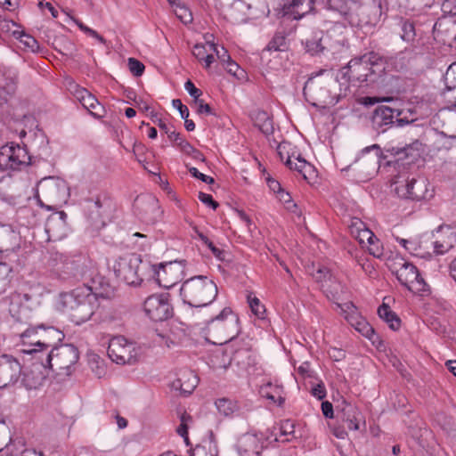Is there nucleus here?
<instances>
[{"mask_svg":"<svg viewBox=\"0 0 456 456\" xmlns=\"http://www.w3.org/2000/svg\"><path fill=\"white\" fill-rule=\"evenodd\" d=\"M169 140L175 142L184 154L187 152L186 146H192L188 141L183 139L179 133H176L175 131H172L169 134Z\"/></svg>","mask_w":456,"mask_h":456,"instance_id":"54","label":"nucleus"},{"mask_svg":"<svg viewBox=\"0 0 456 456\" xmlns=\"http://www.w3.org/2000/svg\"><path fill=\"white\" fill-rule=\"evenodd\" d=\"M181 423L178 426L176 432L184 438L186 444H189V437H188V421L191 420V417L187 413H183L180 417Z\"/></svg>","mask_w":456,"mask_h":456,"instance_id":"50","label":"nucleus"},{"mask_svg":"<svg viewBox=\"0 0 456 456\" xmlns=\"http://www.w3.org/2000/svg\"><path fill=\"white\" fill-rule=\"evenodd\" d=\"M395 193L403 199L419 201L426 199L428 193V183L423 177H408L404 181H395Z\"/></svg>","mask_w":456,"mask_h":456,"instance_id":"12","label":"nucleus"},{"mask_svg":"<svg viewBox=\"0 0 456 456\" xmlns=\"http://www.w3.org/2000/svg\"><path fill=\"white\" fill-rule=\"evenodd\" d=\"M4 256H0V281H4L12 270L11 264L13 261H4Z\"/></svg>","mask_w":456,"mask_h":456,"instance_id":"57","label":"nucleus"},{"mask_svg":"<svg viewBox=\"0 0 456 456\" xmlns=\"http://www.w3.org/2000/svg\"><path fill=\"white\" fill-rule=\"evenodd\" d=\"M107 204L100 196L84 200V216L92 230L98 231L106 225Z\"/></svg>","mask_w":456,"mask_h":456,"instance_id":"11","label":"nucleus"},{"mask_svg":"<svg viewBox=\"0 0 456 456\" xmlns=\"http://www.w3.org/2000/svg\"><path fill=\"white\" fill-rule=\"evenodd\" d=\"M341 408V419L346 424L350 430H358L360 422L363 421L361 411L358 408L351 403L344 402Z\"/></svg>","mask_w":456,"mask_h":456,"instance_id":"29","label":"nucleus"},{"mask_svg":"<svg viewBox=\"0 0 456 456\" xmlns=\"http://www.w3.org/2000/svg\"><path fill=\"white\" fill-rule=\"evenodd\" d=\"M216 284L205 275H198L186 280L180 295L184 303L192 307H203L211 304L217 297Z\"/></svg>","mask_w":456,"mask_h":456,"instance_id":"2","label":"nucleus"},{"mask_svg":"<svg viewBox=\"0 0 456 456\" xmlns=\"http://www.w3.org/2000/svg\"><path fill=\"white\" fill-rule=\"evenodd\" d=\"M199 200L202 203L209 206L214 210L216 209L217 207L219 206V204L216 200H214L213 197L210 194H207V193H204V192H200L199 193Z\"/></svg>","mask_w":456,"mask_h":456,"instance_id":"64","label":"nucleus"},{"mask_svg":"<svg viewBox=\"0 0 456 456\" xmlns=\"http://www.w3.org/2000/svg\"><path fill=\"white\" fill-rule=\"evenodd\" d=\"M397 25L399 27L398 34L400 36V38L403 42H405L411 45H413L416 41V37H417L414 21H412L409 19H404L403 17H399Z\"/></svg>","mask_w":456,"mask_h":456,"instance_id":"32","label":"nucleus"},{"mask_svg":"<svg viewBox=\"0 0 456 456\" xmlns=\"http://www.w3.org/2000/svg\"><path fill=\"white\" fill-rule=\"evenodd\" d=\"M314 0H287L283 10L285 14H290L294 20H299L314 12Z\"/></svg>","mask_w":456,"mask_h":456,"instance_id":"27","label":"nucleus"},{"mask_svg":"<svg viewBox=\"0 0 456 456\" xmlns=\"http://www.w3.org/2000/svg\"><path fill=\"white\" fill-rule=\"evenodd\" d=\"M22 367L11 354L0 355V389L15 384L20 378Z\"/></svg>","mask_w":456,"mask_h":456,"instance_id":"16","label":"nucleus"},{"mask_svg":"<svg viewBox=\"0 0 456 456\" xmlns=\"http://www.w3.org/2000/svg\"><path fill=\"white\" fill-rule=\"evenodd\" d=\"M69 197V188L65 180L59 177L43 178L37 189L36 198L40 207L48 210L56 209L66 203Z\"/></svg>","mask_w":456,"mask_h":456,"instance_id":"3","label":"nucleus"},{"mask_svg":"<svg viewBox=\"0 0 456 456\" xmlns=\"http://www.w3.org/2000/svg\"><path fill=\"white\" fill-rule=\"evenodd\" d=\"M64 333L53 327L44 324L38 325V340L40 342V349L49 352L50 348L57 346V344L64 339Z\"/></svg>","mask_w":456,"mask_h":456,"instance_id":"25","label":"nucleus"},{"mask_svg":"<svg viewBox=\"0 0 456 456\" xmlns=\"http://www.w3.org/2000/svg\"><path fill=\"white\" fill-rule=\"evenodd\" d=\"M417 120L416 117V111L408 109L406 110H398L396 109L395 112V126L398 127H402L405 125H409L413 123Z\"/></svg>","mask_w":456,"mask_h":456,"instance_id":"41","label":"nucleus"},{"mask_svg":"<svg viewBox=\"0 0 456 456\" xmlns=\"http://www.w3.org/2000/svg\"><path fill=\"white\" fill-rule=\"evenodd\" d=\"M308 272L317 282L330 281L332 278L330 269L323 265L315 266L313 264L311 267H308Z\"/></svg>","mask_w":456,"mask_h":456,"instance_id":"42","label":"nucleus"},{"mask_svg":"<svg viewBox=\"0 0 456 456\" xmlns=\"http://www.w3.org/2000/svg\"><path fill=\"white\" fill-rule=\"evenodd\" d=\"M79 354L76 346L69 344L57 346L42 355L40 361L47 369L58 374H69V369L77 362Z\"/></svg>","mask_w":456,"mask_h":456,"instance_id":"5","label":"nucleus"},{"mask_svg":"<svg viewBox=\"0 0 456 456\" xmlns=\"http://www.w3.org/2000/svg\"><path fill=\"white\" fill-rule=\"evenodd\" d=\"M378 314L380 317V319H382L388 324L391 330H399L401 326V320L397 316V314L390 309L389 305H387V304H382L378 308Z\"/></svg>","mask_w":456,"mask_h":456,"instance_id":"34","label":"nucleus"},{"mask_svg":"<svg viewBox=\"0 0 456 456\" xmlns=\"http://www.w3.org/2000/svg\"><path fill=\"white\" fill-rule=\"evenodd\" d=\"M188 170L193 177L200 179L206 183L211 184L215 182L214 178L200 173L196 167H189Z\"/></svg>","mask_w":456,"mask_h":456,"instance_id":"62","label":"nucleus"},{"mask_svg":"<svg viewBox=\"0 0 456 456\" xmlns=\"http://www.w3.org/2000/svg\"><path fill=\"white\" fill-rule=\"evenodd\" d=\"M359 332H361L363 336L368 338L374 344L376 339H378V336L375 334L374 329L366 322H359L358 327L356 328Z\"/></svg>","mask_w":456,"mask_h":456,"instance_id":"51","label":"nucleus"},{"mask_svg":"<svg viewBox=\"0 0 456 456\" xmlns=\"http://www.w3.org/2000/svg\"><path fill=\"white\" fill-rule=\"evenodd\" d=\"M146 315L154 322H163L173 314L169 294L161 293L149 296L143 304Z\"/></svg>","mask_w":456,"mask_h":456,"instance_id":"9","label":"nucleus"},{"mask_svg":"<svg viewBox=\"0 0 456 456\" xmlns=\"http://www.w3.org/2000/svg\"><path fill=\"white\" fill-rule=\"evenodd\" d=\"M59 305L77 325L82 324L92 317L98 307L97 294L86 285L77 287L71 291L60 294Z\"/></svg>","mask_w":456,"mask_h":456,"instance_id":"1","label":"nucleus"},{"mask_svg":"<svg viewBox=\"0 0 456 456\" xmlns=\"http://www.w3.org/2000/svg\"><path fill=\"white\" fill-rule=\"evenodd\" d=\"M285 164L287 167H289L291 170H296L298 173L302 174L305 179H306V170H312L313 167L306 162L305 159L301 158L300 155H297V157L295 158V160L291 159V156H288Z\"/></svg>","mask_w":456,"mask_h":456,"instance_id":"36","label":"nucleus"},{"mask_svg":"<svg viewBox=\"0 0 456 456\" xmlns=\"http://www.w3.org/2000/svg\"><path fill=\"white\" fill-rule=\"evenodd\" d=\"M328 6L330 10L339 12L343 16L349 14L353 0H328Z\"/></svg>","mask_w":456,"mask_h":456,"instance_id":"44","label":"nucleus"},{"mask_svg":"<svg viewBox=\"0 0 456 456\" xmlns=\"http://www.w3.org/2000/svg\"><path fill=\"white\" fill-rule=\"evenodd\" d=\"M20 351L23 354H29L35 361H40L42 355L45 353L40 349L38 340V325L29 326L20 334Z\"/></svg>","mask_w":456,"mask_h":456,"instance_id":"19","label":"nucleus"},{"mask_svg":"<svg viewBox=\"0 0 456 456\" xmlns=\"http://www.w3.org/2000/svg\"><path fill=\"white\" fill-rule=\"evenodd\" d=\"M260 394L263 397L281 406L285 401L283 389L281 386H273L272 383L261 387Z\"/></svg>","mask_w":456,"mask_h":456,"instance_id":"33","label":"nucleus"},{"mask_svg":"<svg viewBox=\"0 0 456 456\" xmlns=\"http://www.w3.org/2000/svg\"><path fill=\"white\" fill-rule=\"evenodd\" d=\"M337 86L338 81L332 77L329 79L310 77L305 84L303 94L305 100L314 106L326 108L338 102V95L333 93Z\"/></svg>","mask_w":456,"mask_h":456,"instance_id":"4","label":"nucleus"},{"mask_svg":"<svg viewBox=\"0 0 456 456\" xmlns=\"http://www.w3.org/2000/svg\"><path fill=\"white\" fill-rule=\"evenodd\" d=\"M74 95L81 104H84L86 102V99L91 95V93L86 88H82L75 85Z\"/></svg>","mask_w":456,"mask_h":456,"instance_id":"63","label":"nucleus"},{"mask_svg":"<svg viewBox=\"0 0 456 456\" xmlns=\"http://www.w3.org/2000/svg\"><path fill=\"white\" fill-rule=\"evenodd\" d=\"M248 301L251 311L258 316L259 318H264V314L265 313V308L263 305H261L260 300L257 297H248Z\"/></svg>","mask_w":456,"mask_h":456,"instance_id":"52","label":"nucleus"},{"mask_svg":"<svg viewBox=\"0 0 456 456\" xmlns=\"http://www.w3.org/2000/svg\"><path fill=\"white\" fill-rule=\"evenodd\" d=\"M47 367L42 364V361H36L29 369L22 373L21 382L27 389H37L43 385L46 378Z\"/></svg>","mask_w":456,"mask_h":456,"instance_id":"23","label":"nucleus"},{"mask_svg":"<svg viewBox=\"0 0 456 456\" xmlns=\"http://www.w3.org/2000/svg\"><path fill=\"white\" fill-rule=\"evenodd\" d=\"M158 339H156V342L159 343L160 346L164 345L167 348H170L171 346L176 345V341L171 338L170 335L159 332L157 330L156 333Z\"/></svg>","mask_w":456,"mask_h":456,"instance_id":"58","label":"nucleus"},{"mask_svg":"<svg viewBox=\"0 0 456 456\" xmlns=\"http://www.w3.org/2000/svg\"><path fill=\"white\" fill-rule=\"evenodd\" d=\"M216 406L219 413L225 417L232 416L239 409L237 402L228 398H219L216 401Z\"/></svg>","mask_w":456,"mask_h":456,"instance_id":"37","label":"nucleus"},{"mask_svg":"<svg viewBox=\"0 0 456 456\" xmlns=\"http://www.w3.org/2000/svg\"><path fill=\"white\" fill-rule=\"evenodd\" d=\"M207 45L209 48V51L214 52L216 55V58L223 63H226L231 61V56L228 51L224 47L218 48V46L215 43L207 42Z\"/></svg>","mask_w":456,"mask_h":456,"instance_id":"49","label":"nucleus"},{"mask_svg":"<svg viewBox=\"0 0 456 456\" xmlns=\"http://www.w3.org/2000/svg\"><path fill=\"white\" fill-rule=\"evenodd\" d=\"M417 120L416 117V111L408 109L406 110H398L396 109L395 112V126L398 127H402L405 125H409L413 123Z\"/></svg>","mask_w":456,"mask_h":456,"instance_id":"40","label":"nucleus"},{"mask_svg":"<svg viewBox=\"0 0 456 456\" xmlns=\"http://www.w3.org/2000/svg\"><path fill=\"white\" fill-rule=\"evenodd\" d=\"M20 248V236L9 225H3L0 228V253L4 257L15 261L17 258L16 249Z\"/></svg>","mask_w":456,"mask_h":456,"instance_id":"20","label":"nucleus"},{"mask_svg":"<svg viewBox=\"0 0 456 456\" xmlns=\"http://www.w3.org/2000/svg\"><path fill=\"white\" fill-rule=\"evenodd\" d=\"M265 439L263 436L246 433L242 435L236 444L239 456H260L264 447Z\"/></svg>","mask_w":456,"mask_h":456,"instance_id":"21","label":"nucleus"},{"mask_svg":"<svg viewBox=\"0 0 456 456\" xmlns=\"http://www.w3.org/2000/svg\"><path fill=\"white\" fill-rule=\"evenodd\" d=\"M208 45L197 44L194 45L192 50V54L199 60L203 61L207 54H208L209 48L208 49Z\"/></svg>","mask_w":456,"mask_h":456,"instance_id":"59","label":"nucleus"},{"mask_svg":"<svg viewBox=\"0 0 456 456\" xmlns=\"http://www.w3.org/2000/svg\"><path fill=\"white\" fill-rule=\"evenodd\" d=\"M354 236L359 240L360 243L362 244L365 243V241H367L369 244H372L373 240H377L375 234L368 228L363 229Z\"/></svg>","mask_w":456,"mask_h":456,"instance_id":"56","label":"nucleus"},{"mask_svg":"<svg viewBox=\"0 0 456 456\" xmlns=\"http://www.w3.org/2000/svg\"><path fill=\"white\" fill-rule=\"evenodd\" d=\"M89 271L88 259L86 256H77L64 261L60 275L63 280L80 281L86 279Z\"/></svg>","mask_w":456,"mask_h":456,"instance_id":"17","label":"nucleus"},{"mask_svg":"<svg viewBox=\"0 0 456 456\" xmlns=\"http://www.w3.org/2000/svg\"><path fill=\"white\" fill-rule=\"evenodd\" d=\"M232 311L230 307H224L219 314L207 322L206 331L208 340L213 344L222 345L227 343L236 336V318L231 317Z\"/></svg>","mask_w":456,"mask_h":456,"instance_id":"6","label":"nucleus"},{"mask_svg":"<svg viewBox=\"0 0 456 456\" xmlns=\"http://www.w3.org/2000/svg\"><path fill=\"white\" fill-rule=\"evenodd\" d=\"M396 109L386 105L378 106L371 116V126L378 133H384L395 125Z\"/></svg>","mask_w":456,"mask_h":456,"instance_id":"22","label":"nucleus"},{"mask_svg":"<svg viewBox=\"0 0 456 456\" xmlns=\"http://www.w3.org/2000/svg\"><path fill=\"white\" fill-rule=\"evenodd\" d=\"M176 17L184 24L190 23L192 20V16L191 12L183 5L179 4H176V9L175 10Z\"/></svg>","mask_w":456,"mask_h":456,"instance_id":"53","label":"nucleus"},{"mask_svg":"<svg viewBox=\"0 0 456 456\" xmlns=\"http://www.w3.org/2000/svg\"><path fill=\"white\" fill-rule=\"evenodd\" d=\"M134 350L132 343L118 336L110 340L107 353L109 357L118 364H132L135 362V356L132 354Z\"/></svg>","mask_w":456,"mask_h":456,"instance_id":"14","label":"nucleus"},{"mask_svg":"<svg viewBox=\"0 0 456 456\" xmlns=\"http://www.w3.org/2000/svg\"><path fill=\"white\" fill-rule=\"evenodd\" d=\"M85 109H86L89 113L96 118H102L105 116V108L100 103L97 98L91 94L90 96L86 99V102L82 104Z\"/></svg>","mask_w":456,"mask_h":456,"instance_id":"35","label":"nucleus"},{"mask_svg":"<svg viewBox=\"0 0 456 456\" xmlns=\"http://www.w3.org/2000/svg\"><path fill=\"white\" fill-rule=\"evenodd\" d=\"M287 48L286 37L281 32L276 33L266 46L268 51H285Z\"/></svg>","mask_w":456,"mask_h":456,"instance_id":"45","label":"nucleus"},{"mask_svg":"<svg viewBox=\"0 0 456 456\" xmlns=\"http://www.w3.org/2000/svg\"><path fill=\"white\" fill-rule=\"evenodd\" d=\"M159 284L164 288L174 287L184 275V265L182 261L160 264L155 271Z\"/></svg>","mask_w":456,"mask_h":456,"instance_id":"15","label":"nucleus"},{"mask_svg":"<svg viewBox=\"0 0 456 456\" xmlns=\"http://www.w3.org/2000/svg\"><path fill=\"white\" fill-rule=\"evenodd\" d=\"M444 77L448 90L456 88V62H453L448 67Z\"/></svg>","mask_w":456,"mask_h":456,"instance_id":"48","label":"nucleus"},{"mask_svg":"<svg viewBox=\"0 0 456 456\" xmlns=\"http://www.w3.org/2000/svg\"><path fill=\"white\" fill-rule=\"evenodd\" d=\"M417 120L416 117V111L408 109L406 110H398L396 109L395 112V126L398 127H402L405 125H409L413 123Z\"/></svg>","mask_w":456,"mask_h":456,"instance_id":"39","label":"nucleus"},{"mask_svg":"<svg viewBox=\"0 0 456 456\" xmlns=\"http://www.w3.org/2000/svg\"><path fill=\"white\" fill-rule=\"evenodd\" d=\"M381 58L375 53L371 52L361 56L360 58L352 59L345 68L348 81L365 82L369 76L373 73L372 66L378 64Z\"/></svg>","mask_w":456,"mask_h":456,"instance_id":"8","label":"nucleus"},{"mask_svg":"<svg viewBox=\"0 0 456 456\" xmlns=\"http://www.w3.org/2000/svg\"><path fill=\"white\" fill-rule=\"evenodd\" d=\"M128 68L130 72L135 77L142 76L145 69L144 65L134 58L128 59Z\"/></svg>","mask_w":456,"mask_h":456,"instance_id":"55","label":"nucleus"},{"mask_svg":"<svg viewBox=\"0 0 456 456\" xmlns=\"http://www.w3.org/2000/svg\"><path fill=\"white\" fill-rule=\"evenodd\" d=\"M198 385V378L196 374L185 370L180 373V376L172 382V387L179 390L183 395H190Z\"/></svg>","mask_w":456,"mask_h":456,"instance_id":"28","label":"nucleus"},{"mask_svg":"<svg viewBox=\"0 0 456 456\" xmlns=\"http://www.w3.org/2000/svg\"><path fill=\"white\" fill-rule=\"evenodd\" d=\"M395 275L399 282L412 293L419 294L429 290L417 267L409 262H403Z\"/></svg>","mask_w":456,"mask_h":456,"instance_id":"10","label":"nucleus"},{"mask_svg":"<svg viewBox=\"0 0 456 456\" xmlns=\"http://www.w3.org/2000/svg\"><path fill=\"white\" fill-rule=\"evenodd\" d=\"M139 258L134 256L119 257L113 265V270L118 278L128 285H139L142 279L138 275Z\"/></svg>","mask_w":456,"mask_h":456,"instance_id":"13","label":"nucleus"},{"mask_svg":"<svg viewBox=\"0 0 456 456\" xmlns=\"http://www.w3.org/2000/svg\"><path fill=\"white\" fill-rule=\"evenodd\" d=\"M257 120L263 121L262 124H257L260 131L265 134H270L273 131V120L269 118L268 114L265 111L257 113Z\"/></svg>","mask_w":456,"mask_h":456,"instance_id":"47","label":"nucleus"},{"mask_svg":"<svg viewBox=\"0 0 456 456\" xmlns=\"http://www.w3.org/2000/svg\"><path fill=\"white\" fill-rule=\"evenodd\" d=\"M30 163V156L26 148L19 144H6L0 149V170L16 171Z\"/></svg>","mask_w":456,"mask_h":456,"instance_id":"7","label":"nucleus"},{"mask_svg":"<svg viewBox=\"0 0 456 456\" xmlns=\"http://www.w3.org/2000/svg\"><path fill=\"white\" fill-rule=\"evenodd\" d=\"M417 120L416 117V111L408 109L406 110H398L396 109L395 112V126L398 127H402L405 125H409L413 123Z\"/></svg>","mask_w":456,"mask_h":456,"instance_id":"38","label":"nucleus"},{"mask_svg":"<svg viewBox=\"0 0 456 456\" xmlns=\"http://www.w3.org/2000/svg\"><path fill=\"white\" fill-rule=\"evenodd\" d=\"M434 29L437 36L444 37V40L452 41L456 44V20L453 19H440L436 22Z\"/></svg>","mask_w":456,"mask_h":456,"instance_id":"30","label":"nucleus"},{"mask_svg":"<svg viewBox=\"0 0 456 456\" xmlns=\"http://www.w3.org/2000/svg\"><path fill=\"white\" fill-rule=\"evenodd\" d=\"M216 5L225 19L233 21L238 20L247 8L243 0H216Z\"/></svg>","mask_w":456,"mask_h":456,"instance_id":"26","label":"nucleus"},{"mask_svg":"<svg viewBox=\"0 0 456 456\" xmlns=\"http://www.w3.org/2000/svg\"><path fill=\"white\" fill-rule=\"evenodd\" d=\"M184 88L188 92V94L193 97L194 102L200 99V97L202 94V92L198 89L194 84L191 80H187L184 84Z\"/></svg>","mask_w":456,"mask_h":456,"instance_id":"60","label":"nucleus"},{"mask_svg":"<svg viewBox=\"0 0 456 456\" xmlns=\"http://www.w3.org/2000/svg\"><path fill=\"white\" fill-rule=\"evenodd\" d=\"M13 37L20 40V42L31 52L36 53L39 49L38 42L30 35L26 34L24 31L15 30L12 33Z\"/></svg>","mask_w":456,"mask_h":456,"instance_id":"43","label":"nucleus"},{"mask_svg":"<svg viewBox=\"0 0 456 456\" xmlns=\"http://www.w3.org/2000/svg\"><path fill=\"white\" fill-rule=\"evenodd\" d=\"M279 200L283 203L287 210L300 216L301 212L298 210L297 205L292 200L291 196L289 192L283 189L277 194Z\"/></svg>","mask_w":456,"mask_h":456,"instance_id":"46","label":"nucleus"},{"mask_svg":"<svg viewBox=\"0 0 456 456\" xmlns=\"http://www.w3.org/2000/svg\"><path fill=\"white\" fill-rule=\"evenodd\" d=\"M194 104L197 106V112L199 114L215 115L210 105L206 103L202 99L195 101Z\"/></svg>","mask_w":456,"mask_h":456,"instance_id":"61","label":"nucleus"},{"mask_svg":"<svg viewBox=\"0 0 456 456\" xmlns=\"http://www.w3.org/2000/svg\"><path fill=\"white\" fill-rule=\"evenodd\" d=\"M134 211L144 222L152 223L160 215L159 200L152 195H141L134 200Z\"/></svg>","mask_w":456,"mask_h":456,"instance_id":"18","label":"nucleus"},{"mask_svg":"<svg viewBox=\"0 0 456 456\" xmlns=\"http://www.w3.org/2000/svg\"><path fill=\"white\" fill-rule=\"evenodd\" d=\"M45 232L49 238L57 240L67 235V214L64 211H57L51 215L45 223Z\"/></svg>","mask_w":456,"mask_h":456,"instance_id":"24","label":"nucleus"},{"mask_svg":"<svg viewBox=\"0 0 456 456\" xmlns=\"http://www.w3.org/2000/svg\"><path fill=\"white\" fill-rule=\"evenodd\" d=\"M323 38V31L322 30H314L311 35L307 37L305 41H303V45H305V52L310 53L311 55H318L322 53L325 47L322 45Z\"/></svg>","mask_w":456,"mask_h":456,"instance_id":"31","label":"nucleus"}]
</instances>
